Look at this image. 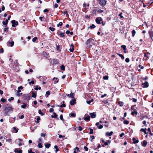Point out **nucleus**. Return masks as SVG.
<instances>
[{"label": "nucleus", "instance_id": "obj_1", "mask_svg": "<svg viewBox=\"0 0 153 153\" xmlns=\"http://www.w3.org/2000/svg\"><path fill=\"white\" fill-rule=\"evenodd\" d=\"M5 111L4 114L5 116H9V112L13 111V108L9 104H6L4 106Z\"/></svg>", "mask_w": 153, "mask_h": 153}, {"label": "nucleus", "instance_id": "obj_2", "mask_svg": "<svg viewBox=\"0 0 153 153\" xmlns=\"http://www.w3.org/2000/svg\"><path fill=\"white\" fill-rule=\"evenodd\" d=\"M94 40L91 39H88L86 42V44L87 46L89 48L91 47L94 45Z\"/></svg>", "mask_w": 153, "mask_h": 153}, {"label": "nucleus", "instance_id": "obj_3", "mask_svg": "<svg viewBox=\"0 0 153 153\" xmlns=\"http://www.w3.org/2000/svg\"><path fill=\"white\" fill-rule=\"evenodd\" d=\"M99 4L102 7L105 6L106 4L107 0H99Z\"/></svg>", "mask_w": 153, "mask_h": 153}, {"label": "nucleus", "instance_id": "obj_4", "mask_svg": "<svg viewBox=\"0 0 153 153\" xmlns=\"http://www.w3.org/2000/svg\"><path fill=\"white\" fill-rule=\"evenodd\" d=\"M11 23L12 24V26L13 27H15L16 26L18 25V22L17 21L15 20H13L11 21Z\"/></svg>", "mask_w": 153, "mask_h": 153}, {"label": "nucleus", "instance_id": "obj_5", "mask_svg": "<svg viewBox=\"0 0 153 153\" xmlns=\"http://www.w3.org/2000/svg\"><path fill=\"white\" fill-rule=\"evenodd\" d=\"M102 20V19L101 17H97L96 19V23L98 24H100Z\"/></svg>", "mask_w": 153, "mask_h": 153}, {"label": "nucleus", "instance_id": "obj_6", "mask_svg": "<svg viewBox=\"0 0 153 153\" xmlns=\"http://www.w3.org/2000/svg\"><path fill=\"white\" fill-rule=\"evenodd\" d=\"M142 86L143 88H147L149 86V84L148 82L146 81L145 82L142 84Z\"/></svg>", "mask_w": 153, "mask_h": 153}, {"label": "nucleus", "instance_id": "obj_7", "mask_svg": "<svg viewBox=\"0 0 153 153\" xmlns=\"http://www.w3.org/2000/svg\"><path fill=\"white\" fill-rule=\"evenodd\" d=\"M25 100H28L30 99V95L29 94H27L23 95Z\"/></svg>", "mask_w": 153, "mask_h": 153}, {"label": "nucleus", "instance_id": "obj_8", "mask_svg": "<svg viewBox=\"0 0 153 153\" xmlns=\"http://www.w3.org/2000/svg\"><path fill=\"white\" fill-rule=\"evenodd\" d=\"M90 116L92 118H95L96 117V115L95 113H91L90 114Z\"/></svg>", "mask_w": 153, "mask_h": 153}, {"label": "nucleus", "instance_id": "obj_9", "mask_svg": "<svg viewBox=\"0 0 153 153\" xmlns=\"http://www.w3.org/2000/svg\"><path fill=\"white\" fill-rule=\"evenodd\" d=\"M18 145L19 146H20L22 145V143L23 142V140L22 139H18Z\"/></svg>", "mask_w": 153, "mask_h": 153}, {"label": "nucleus", "instance_id": "obj_10", "mask_svg": "<svg viewBox=\"0 0 153 153\" xmlns=\"http://www.w3.org/2000/svg\"><path fill=\"white\" fill-rule=\"evenodd\" d=\"M149 33L150 37L152 38L153 37V31L151 30H150L149 31Z\"/></svg>", "mask_w": 153, "mask_h": 153}, {"label": "nucleus", "instance_id": "obj_11", "mask_svg": "<svg viewBox=\"0 0 153 153\" xmlns=\"http://www.w3.org/2000/svg\"><path fill=\"white\" fill-rule=\"evenodd\" d=\"M70 104L71 105H73L76 103V100L74 99H72L70 101Z\"/></svg>", "mask_w": 153, "mask_h": 153}, {"label": "nucleus", "instance_id": "obj_12", "mask_svg": "<svg viewBox=\"0 0 153 153\" xmlns=\"http://www.w3.org/2000/svg\"><path fill=\"white\" fill-rule=\"evenodd\" d=\"M8 22V21L7 20H6L5 21H3L2 22V23L4 25H5V27H7V24Z\"/></svg>", "mask_w": 153, "mask_h": 153}, {"label": "nucleus", "instance_id": "obj_13", "mask_svg": "<svg viewBox=\"0 0 153 153\" xmlns=\"http://www.w3.org/2000/svg\"><path fill=\"white\" fill-rule=\"evenodd\" d=\"M90 117L89 116H88L87 117H85L84 118V120L86 121H88L90 120Z\"/></svg>", "mask_w": 153, "mask_h": 153}, {"label": "nucleus", "instance_id": "obj_14", "mask_svg": "<svg viewBox=\"0 0 153 153\" xmlns=\"http://www.w3.org/2000/svg\"><path fill=\"white\" fill-rule=\"evenodd\" d=\"M113 134V131H111L110 132H107L106 133L105 135L106 136H111Z\"/></svg>", "mask_w": 153, "mask_h": 153}, {"label": "nucleus", "instance_id": "obj_15", "mask_svg": "<svg viewBox=\"0 0 153 153\" xmlns=\"http://www.w3.org/2000/svg\"><path fill=\"white\" fill-rule=\"evenodd\" d=\"M147 144V142L146 140H144L143 142L142 146L143 147H145Z\"/></svg>", "mask_w": 153, "mask_h": 153}, {"label": "nucleus", "instance_id": "obj_16", "mask_svg": "<svg viewBox=\"0 0 153 153\" xmlns=\"http://www.w3.org/2000/svg\"><path fill=\"white\" fill-rule=\"evenodd\" d=\"M74 93L71 92V94H70L69 97H70L71 98H73L74 97Z\"/></svg>", "mask_w": 153, "mask_h": 153}, {"label": "nucleus", "instance_id": "obj_17", "mask_svg": "<svg viewBox=\"0 0 153 153\" xmlns=\"http://www.w3.org/2000/svg\"><path fill=\"white\" fill-rule=\"evenodd\" d=\"M23 89V87L22 86H19L18 88V90L17 91V93H20L21 91V90H22Z\"/></svg>", "mask_w": 153, "mask_h": 153}, {"label": "nucleus", "instance_id": "obj_18", "mask_svg": "<svg viewBox=\"0 0 153 153\" xmlns=\"http://www.w3.org/2000/svg\"><path fill=\"white\" fill-rule=\"evenodd\" d=\"M53 80H54V84H56V83H57V82H58V80H59L57 78H55V77H54L53 78Z\"/></svg>", "mask_w": 153, "mask_h": 153}, {"label": "nucleus", "instance_id": "obj_19", "mask_svg": "<svg viewBox=\"0 0 153 153\" xmlns=\"http://www.w3.org/2000/svg\"><path fill=\"white\" fill-rule=\"evenodd\" d=\"M132 140L133 141L134 143L135 144L139 142V141L137 140H136L135 138H133Z\"/></svg>", "mask_w": 153, "mask_h": 153}, {"label": "nucleus", "instance_id": "obj_20", "mask_svg": "<svg viewBox=\"0 0 153 153\" xmlns=\"http://www.w3.org/2000/svg\"><path fill=\"white\" fill-rule=\"evenodd\" d=\"M53 115H51V117L52 118H56L57 117L58 115H57L55 112H53Z\"/></svg>", "mask_w": 153, "mask_h": 153}, {"label": "nucleus", "instance_id": "obj_21", "mask_svg": "<svg viewBox=\"0 0 153 153\" xmlns=\"http://www.w3.org/2000/svg\"><path fill=\"white\" fill-rule=\"evenodd\" d=\"M137 111L135 110H134L131 113V114L133 115H134V114H137Z\"/></svg>", "mask_w": 153, "mask_h": 153}, {"label": "nucleus", "instance_id": "obj_22", "mask_svg": "<svg viewBox=\"0 0 153 153\" xmlns=\"http://www.w3.org/2000/svg\"><path fill=\"white\" fill-rule=\"evenodd\" d=\"M15 152L16 153H22V150H19L18 151L17 149H15Z\"/></svg>", "mask_w": 153, "mask_h": 153}, {"label": "nucleus", "instance_id": "obj_23", "mask_svg": "<svg viewBox=\"0 0 153 153\" xmlns=\"http://www.w3.org/2000/svg\"><path fill=\"white\" fill-rule=\"evenodd\" d=\"M8 42L9 44H10V46L12 47L13 46V45H14V42L13 41H9Z\"/></svg>", "mask_w": 153, "mask_h": 153}, {"label": "nucleus", "instance_id": "obj_24", "mask_svg": "<svg viewBox=\"0 0 153 153\" xmlns=\"http://www.w3.org/2000/svg\"><path fill=\"white\" fill-rule=\"evenodd\" d=\"M110 142H111V140H108L106 142H105L104 144H105V145L106 146L108 145V144L109 143H110Z\"/></svg>", "mask_w": 153, "mask_h": 153}, {"label": "nucleus", "instance_id": "obj_25", "mask_svg": "<svg viewBox=\"0 0 153 153\" xmlns=\"http://www.w3.org/2000/svg\"><path fill=\"white\" fill-rule=\"evenodd\" d=\"M117 54L118 55H119L120 56L122 59H124V57L123 55L120 54V53H117Z\"/></svg>", "mask_w": 153, "mask_h": 153}, {"label": "nucleus", "instance_id": "obj_26", "mask_svg": "<svg viewBox=\"0 0 153 153\" xmlns=\"http://www.w3.org/2000/svg\"><path fill=\"white\" fill-rule=\"evenodd\" d=\"M70 116L72 117H75L76 116V114L74 113H71L70 114Z\"/></svg>", "mask_w": 153, "mask_h": 153}, {"label": "nucleus", "instance_id": "obj_27", "mask_svg": "<svg viewBox=\"0 0 153 153\" xmlns=\"http://www.w3.org/2000/svg\"><path fill=\"white\" fill-rule=\"evenodd\" d=\"M118 104L120 106H122L124 105V103L123 102L119 101L118 102Z\"/></svg>", "mask_w": 153, "mask_h": 153}, {"label": "nucleus", "instance_id": "obj_28", "mask_svg": "<svg viewBox=\"0 0 153 153\" xmlns=\"http://www.w3.org/2000/svg\"><path fill=\"white\" fill-rule=\"evenodd\" d=\"M46 148H49L51 146V144L50 143H47L45 145Z\"/></svg>", "mask_w": 153, "mask_h": 153}, {"label": "nucleus", "instance_id": "obj_29", "mask_svg": "<svg viewBox=\"0 0 153 153\" xmlns=\"http://www.w3.org/2000/svg\"><path fill=\"white\" fill-rule=\"evenodd\" d=\"M54 148L56 149L55 152L56 153H57V152L59 151V149L58 148V146L56 145H55L54 146Z\"/></svg>", "mask_w": 153, "mask_h": 153}, {"label": "nucleus", "instance_id": "obj_30", "mask_svg": "<svg viewBox=\"0 0 153 153\" xmlns=\"http://www.w3.org/2000/svg\"><path fill=\"white\" fill-rule=\"evenodd\" d=\"M93 99H92L90 100L89 101H86V102L87 104H90L91 102H92L93 101Z\"/></svg>", "mask_w": 153, "mask_h": 153}, {"label": "nucleus", "instance_id": "obj_31", "mask_svg": "<svg viewBox=\"0 0 153 153\" xmlns=\"http://www.w3.org/2000/svg\"><path fill=\"white\" fill-rule=\"evenodd\" d=\"M27 106V105L26 104H24L23 105H21V107L23 108H25Z\"/></svg>", "mask_w": 153, "mask_h": 153}, {"label": "nucleus", "instance_id": "obj_32", "mask_svg": "<svg viewBox=\"0 0 153 153\" xmlns=\"http://www.w3.org/2000/svg\"><path fill=\"white\" fill-rule=\"evenodd\" d=\"M132 36L133 37H134L135 33H136V31L134 30H132Z\"/></svg>", "mask_w": 153, "mask_h": 153}, {"label": "nucleus", "instance_id": "obj_33", "mask_svg": "<svg viewBox=\"0 0 153 153\" xmlns=\"http://www.w3.org/2000/svg\"><path fill=\"white\" fill-rule=\"evenodd\" d=\"M64 101H62L63 104L60 105L61 107H65L66 106L64 104Z\"/></svg>", "mask_w": 153, "mask_h": 153}, {"label": "nucleus", "instance_id": "obj_34", "mask_svg": "<svg viewBox=\"0 0 153 153\" xmlns=\"http://www.w3.org/2000/svg\"><path fill=\"white\" fill-rule=\"evenodd\" d=\"M121 47L124 50H126V47L125 45H122L121 46Z\"/></svg>", "mask_w": 153, "mask_h": 153}, {"label": "nucleus", "instance_id": "obj_35", "mask_svg": "<svg viewBox=\"0 0 153 153\" xmlns=\"http://www.w3.org/2000/svg\"><path fill=\"white\" fill-rule=\"evenodd\" d=\"M140 131L144 132L145 134H146L147 133L146 131L144 128H141L140 130Z\"/></svg>", "mask_w": 153, "mask_h": 153}, {"label": "nucleus", "instance_id": "obj_36", "mask_svg": "<svg viewBox=\"0 0 153 153\" xmlns=\"http://www.w3.org/2000/svg\"><path fill=\"white\" fill-rule=\"evenodd\" d=\"M40 120V118L39 117H37L36 119L37 121L36 122V123H39V121Z\"/></svg>", "mask_w": 153, "mask_h": 153}, {"label": "nucleus", "instance_id": "obj_37", "mask_svg": "<svg viewBox=\"0 0 153 153\" xmlns=\"http://www.w3.org/2000/svg\"><path fill=\"white\" fill-rule=\"evenodd\" d=\"M64 33L61 32L59 34V35L61 37H63L64 36Z\"/></svg>", "mask_w": 153, "mask_h": 153}, {"label": "nucleus", "instance_id": "obj_38", "mask_svg": "<svg viewBox=\"0 0 153 153\" xmlns=\"http://www.w3.org/2000/svg\"><path fill=\"white\" fill-rule=\"evenodd\" d=\"M60 68L62 70L64 71L65 70V67L63 65L60 66Z\"/></svg>", "mask_w": 153, "mask_h": 153}, {"label": "nucleus", "instance_id": "obj_39", "mask_svg": "<svg viewBox=\"0 0 153 153\" xmlns=\"http://www.w3.org/2000/svg\"><path fill=\"white\" fill-rule=\"evenodd\" d=\"M50 92L49 91H47L46 92L45 94V96L48 97V96L50 95Z\"/></svg>", "mask_w": 153, "mask_h": 153}, {"label": "nucleus", "instance_id": "obj_40", "mask_svg": "<svg viewBox=\"0 0 153 153\" xmlns=\"http://www.w3.org/2000/svg\"><path fill=\"white\" fill-rule=\"evenodd\" d=\"M39 113L40 114L41 116H43L44 115V114L42 112L41 110L40 109H39L38 111Z\"/></svg>", "mask_w": 153, "mask_h": 153}, {"label": "nucleus", "instance_id": "obj_41", "mask_svg": "<svg viewBox=\"0 0 153 153\" xmlns=\"http://www.w3.org/2000/svg\"><path fill=\"white\" fill-rule=\"evenodd\" d=\"M95 26L94 25H92L91 26L89 27V28L90 29H91L93 28H95Z\"/></svg>", "mask_w": 153, "mask_h": 153}, {"label": "nucleus", "instance_id": "obj_42", "mask_svg": "<svg viewBox=\"0 0 153 153\" xmlns=\"http://www.w3.org/2000/svg\"><path fill=\"white\" fill-rule=\"evenodd\" d=\"M62 25V22H60L57 25V27H59V26H61Z\"/></svg>", "mask_w": 153, "mask_h": 153}, {"label": "nucleus", "instance_id": "obj_43", "mask_svg": "<svg viewBox=\"0 0 153 153\" xmlns=\"http://www.w3.org/2000/svg\"><path fill=\"white\" fill-rule=\"evenodd\" d=\"M59 118H60V120H62L63 121V123H64V120H63V116H62V114H61L60 115Z\"/></svg>", "mask_w": 153, "mask_h": 153}, {"label": "nucleus", "instance_id": "obj_44", "mask_svg": "<svg viewBox=\"0 0 153 153\" xmlns=\"http://www.w3.org/2000/svg\"><path fill=\"white\" fill-rule=\"evenodd\" d=\"M123 123L124 124H128L129 123V121L126 120H125L123 122Z\"/></svg>", "mask_w": 153, "mask_h": 153}, {"label": "nucleus", "instance_id": "obj_45", "mask_svg": "<svg viewBox=\"0 0 153 153\" xmlns=\"http://www.w3.org/2000/svg\"><path fill=\"white\" fill-rule=\"evenodd\" d=\"M32 97H33L35 98L36 97V93L34 92H33L32 93Z\"/></svg>", "mask_w": 153, "mask_h": 153}, {"label": "nucleus", "instance_id": "obj_46", "mask_svg": "<svg viewBox=\"0 0 153 153\" xmlns=\"http://www.w3.org/2000/svg\"><path fill=\"white\" fill-rule=\"evenodd\" d=\"M89 129L90 130V132H89L90 134H91L93 133V130L92 129L89 128Z\"/></svg>", "mask_w": 153, "mask_h": 153}, {"label": "nucleus", "instance_id": "obj_47", "mask_svg": "<svg viewBox=\"0 0 153 153\" xmlns=\"http://www.w3.org/2000/svg\"><path fill=\"white\" fill-rule=\"evenodd\" d=\"M49 29L52 31H53L55 30V28L53 27H50Z\"/></svg>", "mask_w": 153, "mask_h": 153}, {"label": "nucleus", "instance_id": "obj_48", "mask_svg": "<svg viewBox=\"0 0 153 153\" xmlns=\"http://www.w3.org/2000/svg\"><path fill=\"white\" fill-rule=\"evenodd\" d=\"M14 97H11V98L9 99H8V100L10 102L11 100H14Z\"/></svg>", "mask_w": 153, "mask_h": 153}, {"label": "nucleus", "instance_id": "obj_49", "mask_svg": "<svg viewBox=\"0 0 153 153\" xmlns=\"http://www.w3.org/2000/svg\"><path fill=\"white\" fill-rule=\"evenodd\" d=\"M37 39V37H34V38H33L32 39V41L33 42H34L36 41V40Z\"/></svg>", "mask_w": 153, "mask_h": 153}, {"label": "nucleus", "instance_id": "obj_50", "mask_svg": "<svg viewBox=\"0 0 153 153\" xmlns=\"http://www.w3.org/2000/svg\"><path fill=\"white\" fill-rule=\"evenodd\" d=\"M58 5L57 4H55L53 6L54 8H56L58 7Z\"/></svg>", "mask_w": 153, "mask_h": 153}, {"label": "nucleus", "instance_id": "obj_51", "mask_svg": "<svg viewBox=\"0 0 153 153\" xmlns=\"http://www.w3.org/2000/svg\"><path fill=\"white\" fill-rule=\"evenodd\" d=\"M1 101L3 102H4L6 101V100L2 98L1 99Z\"/></svg>", "mask_w": 153, "mask_h": 153}, {"label": "nucleus", "instance_id": "obj_52", "mask_svg": "<svg viewBox=\"0 0 153 153\" xmlns=\"http://www.w3.org/2000/svg\"><path fill=\"white\" fill-rule=\"evenodd\" d=\"M38 147L39 148H41L42 147V146L41 144V143H39L38 145Z\"/></svg>", "mask_w": 153, "mask_h": 153}, {"label": "nucleus", "instance_id": "obj_53", "mask_svg": "<svg viewBox=\"0 0 153 153\" xmlns=\"http://www.w3.org/2000/svg\"><path fill=\"white\" fill-rule=\"evenodd\" d=\"M74 48H72L71 47H70V48L69 49V51H70L72 52H73L74 51Z\"/></svg>", "mask_w": 153, "mask_h": 153}, {"label": "nucleus", "instance_id": "obj_54", "mask_svg": "<svg viewBox=\"0 0 153 153\" xmlns=\"http://www.w3.org/2000/svg\"><path fill=\"white\" fill-rule=\"evenodd\" d=\"M34 83V82L33 80H32L30 82H29V84L30 85L31 84H33Z\"/></svg>", "mask_w": 153, "mask_h": 153}, {"label": "nucleus", "instance_id": "obj_55", "mask_svg": "<svg viewBox=\"0 0 153 153\" xmlns=\"http://www.w3.org/2000/svg\"><path fill=\"white\" fill-rule=\"evenodd\" d=\"M13 129H14V131H15V132H16V133H17V132H18V129H17L15 127H13Z\"/></svg>", "mask_w": 153, "mask_h": 153}, {"label": "nucleus", "instance_id": "obj_56", "mask_svg": "<svg viewBox=\"0 0 153 153\" xmlns=\"http://www.w3.org/2000/svg\"><path fill=\"white\" fill-rule=\"evenodd\" d=\"M125 61L126 62L128 63L130 61L129 59L128 58H126L125 59Z\"/></svg>", "mask_w": 153, "mask_h": 153}, {"label": "nucleus", "instance_id": "obj_57", "mask_svg": "<svg viewBox=\"0 0 153 153\" xmlns=\"http://www.w3.org/2000/svg\"><path fill=\"white\" fill-rule=\"evenodd\" d=\"M97 127L99 129H101L103 128V126L102 125H99Z\"/></svg>", "mask_w": 153, "mask_h": 153}, {"label": "nucleus", "instance_id": "obj_58", "mask_svg": "<svg viewBox=\"0 0 153 153\" xmlns=\"http://www.w3.org/2000/svg\"><path fill=\"white\" fill-rule=\"evenodd\" d=\"M12 139H6V141L7 142H10L12 141Z\"/></svg>", "mask_w": 153, "mask_h": 153}, {"label": "nucleus", "instance_id": "obj_59", "mask_svg": "<svg viewBox=\"0 0 153 153\" xmlns=\"http://www.w3.org/2000/svg\"><path fill=\"white\" fill-rule=\"evenodd\" d=\"M123 13H120V14H119V16L121 18H123V16H122Z\"/></svg>", "mask_w": 153, "mask_h": 153}, {"label": "nucleus", "instance_id": "obj_60", "mask_svg": "<svg viewBox=\"0 0 153 153\" xmlns=\"http://www.w3.org/2000/svg\"><path fill=\"white\" fill-rule=\"evenodd\" d=\"M84 149L86 151H88V148L85 146L84 147Z\"/></svg>", "mask_w": 153, "mask_h": 153}, {"label": "nucleus", "instance_id": "obj_61", "mask_svg": "<svg viewBox=\"0 0 153 153\" xmlns=\"http://www.w3.org/2000/svg\"><path fill=\"white\" fill-rule=\"evenodd\" d=\"M108 76H105L103 77V79H108Z\"/></svg>", "mask_w": 153, "mask_h": 153}, {"label": "nucleus", "instance_id": "obj_62", "mask_svg": "<svg viewBox=\"0 0 153 153\" xmlns=\"http://www.w3.org/2000/svg\"><path fill=\"white\" fill-rule=\"evenodd\" d=\"M22 93H17V96L18 97H20L22 95Z\"/></svg>", "mask_w": 153, "mask_h": 153}, {"label": "nucleus", "instance_id": "obj_63", "mask_svg": "<svg viewBox=\"0 0 153 153\" xmlns=\"http://www.w3.org/2000/svg\"><path fill=\"white\" fill-rule=\"evenodd\" d=\"M133 101L134 102H136L137 101V100L136 99L132 98Z\"/></svg>", "mask_w": 153, "mask_h": 153}, {"label": "nucleus", "instance_id": "obj_64", "mask_svg": "<svg viewBox=\"0 0 153 153\" xmlns=\"http://www.w3.org/2000/svg\"><path fill=\"white\" fill-rule=\"evenodd\" d=\"M48 12V10L47 9H45L43 11V12L44 13L47 12Z\"/></svg>", "mask_w": 153, "mask_h": 153}]
</instances>
